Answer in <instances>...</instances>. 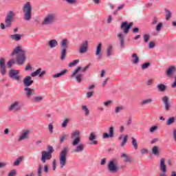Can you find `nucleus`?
Instances as JSON below:
<instances>
[{"mask_svg":"<svg viewBox=\"0 0 176 176\" xmlns=\"http://www.w3.org/2000/svg\"><path fill=\"white\" fill-rule=\"evenodd\" d=\"M16 54V61L18 65H23L25 62V51L21 50V46H17L13 50L12 53L10 54L12 57Z\"/></svg>","mask_w":176,"mask_h":176,"instance_id":"f257e3e1","label":"nucleus"},{"mask_svg":"<svg viewBox=\"0 0 176 176\" xmlns=\"http://www.w3.org/2000/svg\"><path fill=\"white\" fill-rule=\"evenodd\" d=\"M47 150L41 152V162L42 163H46V160H50L52 157V153L54 152V148H53V146L48 145L47 146Z\"/></svg>","mask_w":176,"mask_h":176,"instance_id":"f03ea898","label":"nucleus"},{"mask_svg":"<svg viewBox=\"0 0 176 176\" xmlns=\"http://www.w3.org/2000/svg\"><path fill=\"white\" fill-rule=\"evenodd\" d=\"M23 12L24 14V19L27 21L31 20L32 17V7H31V3L27 2L23 8Z\"/></svg>","mask_w":176,"mask_h":176,"instance_id":"7ed1b4c3","label":"nucleus"},{"mask_svg":"<svg viewBox=\"0 0 176 176\" xmlns=\"http://www.w3.org/2000/svg\"><path fill=\"white\" fill-rule=\"evenodd\" d=\"M14 16V14H13V12L10 11L8 12V14H7V16L5 20L6 26H5V23H1L0 25L1 30H5V28H6V27L8 28L12 27V21H13Z\"/></svg>","mask_w":176,"mask_h":176,"instance_id":"20e7f679","label":"nucleus"},{"mask_svg":"<svg viewBox=\"0 0 176 176\" xmlns=\"http://www.w3.org/2000/svg\"><path fill=\"white\" fill-rule=\"evenodd\" d=\"M67 155H68V148H64L59 155V162L61 168L67 164Z\"/></svg>","mask_w":176,"mask_h":176,"instance_id":"39448f33","label":"nucleus"},{"mask_svg":"<svg viewBox=\"0 0 176 176\" xmlns=\"http://www.w3.org/2000/svg\"><path fill=\"white\" fill-rule=\"evenodd\" d=\"M133 24L134 23H133V22L129 23V22L124 21L121 23L120 28L122 31L124 32V34L127 35V34H129V32L130 31V29L133 27Z\"/></svg>","mask_w":176,"mask_h":176,"instance_id":"423d86ee","label":"nucleus"},{"mask_svg":"<svg viewBox=\"0 0 176 176\" xmlns=\"http://www.w3.org/2000/svg\"><path fill=\"white\" fill-rule=\"evenodd\" d=\"M72 140H74L72 145L76 146L79 142H80V132L79 131H75L72 133Z\"/></svg>","mask_w":176,"mask_h":176,"instance_id":"0eeeda50","label":"nucleus"},{"mask_svg":"<svg viewBox=\"0 0 176 176\" xmlns=\"http://www.w3.org/2000/svg\"><path fill=\"white\" fill-rule=\"evenodd\" d=\"M19 74V70L11 69L9 72V76L11 78V79L19 81L20 79H21V76H20Z\"/></svg>","mask_w":176,"mask_h":176,"instance_id":"6e6552de","label":"nucleus"},{"mask_svg":"<svg viewBox=\"0 0 176 176\" xmlns=\"http://www.w3.org/2000/svg\"><path fill=\"white\" fill-rule=\"evenodd\" d=\"M56 20V15L54 14H49L45 19L43 22V24L47 25L52 24Z\"/></svg>","mask_w":176,"mask_h":176,"instance_id":"1a4fd4ad","label":"nucleus"},{"mask_svg":"<svg viewBox=\"0 0 176 176\" xmlns=\"http://www.w3.org/2000/svg\"><path fill=\"white\" fill-rule=\"evenodd\" d=\"M108 170L110 173H118V171H119V168L115 164V160L109 162L108 164Z\"/></svg>","mask_w":176,"mask_h":176,"instance_id":"9d476101","label":"nucleus"},{"mask_svg":"<svg viewBox=\"0 0 176 176\" xmlns=\"http://www.w3.org/2000/svg\"><path fill=\"white\" fill-rule=\"evenodd\" d=\"M5 58H1L0 59V72L3 76L6 74V65L5 64Z\"/></svg>","mask_w":176,"mask_h":176,"instance_id":"9b49d317","label":"nucleus"},{"mask_svg":"<svg viewBox=\"0 0 176 176\" xmlns=\"http://www.w3.org/2000/svg\"><path fill=\"white\" fill-rule=\"evenodd\" d=\"M32 83H34V80H32V78H31L30 76L25 77L23 79V85L25 87H30Z\"/></svg>","mask_w":176,"mask_h":176,"instance_id":"f8f14e48","label":"nucleus"},{"mask_svg":"<svg viewBox=\"0 0 176 176\" xmlns=\"http://www.w3.org/2000/svg\"><path fill=\"white\" fill-rule=\"evenodd\" d=\"M87 49H89V42L85 41L81 46H80V51L79 52L81 54H85L87 52Z\"/></svg>","mask_w":176,"mask_h":176,"instance_id":"ddd939ff","label":"nucleus"},{"mask_svg":"<svg viewBox=\"0 0 176 176\" xmlns=\"http://www.w3.org/2000/svg\"><path fill=\"white\" fill-rule=\"evenodd\" d=\"M162 102L164 104L165 111H170L171 105L170 104V102L168 101V97L166 96L162 97Z\"/></svg>","mask_w":176,"mask_h":176,"instance_id":"4468645a","label":"nucleus"},{"mask_svg":"<svg viewBox=\"0 0 176 176\" xmlns=\"http://www.w3.org/2000/svg\"><path fill=\"white\" fill-rule=\"evenodd\" d=\"M45 74H46V71L42 72V69L38 68L36 71L31 74V76L35 77V76H38V75L39 78H42V76H43Z\"/></svg>","mask_w":176,"mask_h":176,"instance_id":"2eb2a0df","label":"nucleus"},{"mask_svg":"<svg viewBox=\"0 0 176 176\" xmlns=\"http://www.w3.org/2000/svg\"><path fill=\"white\" fill-rule=\"evenodd\" d=\"M24 90L25 91V94H26L28 98H30V97H31L32 96L35 95V89H31L28 87H26L24 89Z\"/></svg>","mask_w":176,"mask_h":176,"instance_id":"dca6fc26","label":"nucleus"},{"mask_svg":"<svg viewBox=\"0 0 176 176\" xmlns=\"http://www.w3.org/2000/svg\"><path fill=\"white\" fill-rule=\"evenodd\" d=\"M165 162H166V160H164V158H162L160 160V168L163 173H166V171H167V168L166 166Z\"/></svg>","mask_w":176,"mask_h":176,"instance_id":"f3484780","label":"nucleus"},{"mask_svg":"<svg viewBox=\"0 0 176 176\" xmlns=\"http://www.w3.org/2000/svg\"><path fill=\"white\" fill-rule=\"evenodd\" d=\"M176 72V67L175 66H170L166 71V75L167 76H173V74Z\"/></svg>","mask_w":176,"mask_h":176,"instance_id":"a211bd4d","label":"nucleus"},{"mask_svg":"<svg viewBox=\"0 0 176 176\" xmlns=\"http://www.w3.org/2000/svg\"><path fill=\"white\" fill-rule=\"evenodd\" d=\"M117 36L120 39V47L122 49L124 48V36L122 33H119Z\"/></svg>","mask_w":176,"mask_h":176,"instance_id":"6ab92c4d","label":"nucleus"},{"mask_svg":"<svg viewBox=\"0 0 176 176\" xmlns=\"http://www.w3.org/2000/svg\"><path fill=\"white\" fill-rule=\"evenodd\" d=\"M13 109L16 111H20L21 109V107L19 105V102H15L10 107L9 111H13Z\"/></svg>","mask_w":176,"mask_h":176,"instance_id":"aec40b11","label":"nucleus"},{"mask_svg":"<svg viewBox=\"0 0 176 176\" xmlns=\"http://www.w3.org/2000/svg\"><path fill=\"white\" fill-rule=\"evenodd\" d=\"M121 157H124V162H125V163H131V162H133V158L126 153H122Z\"/></svg>","mask_w":176,"mask_h":176,"instance_id":"412c9836","label":"nucleus"},{"mask_svg":"<svg viewBox=\"0 0 176 176\" xmlns=\"http://www.w3.org/2000/svg\"><path fill=\"white\" fill-rule=\"evenodd\" d=\"M28 134H30V130L25 131L22 135L20 136L19 140L23 141V140H25V138H28Z\"/></svg>","mask_w":176,"mask_h":176,"instance_id":"4be33fe9","label":"nucleus"},{"mask_svg":"<svg viewBox=\"0 0 176 176\" xmlns=\"http://www.w3.org/2000/svg\"><path fill=\"white\" fill-rule=\"evenodd\" d=\"M89 140V141H92V144H94V145H97V144H98L97 140H96V134H94V133H91L90 134Z\"/></svg>","mask_w":176,"mask_h":176,"instance_id":"5701e85b","label":"nucleus"},{"mask_svg":"<svg viewBox=\"0 0 176 176\" xmlns=\"http://www.w3.org/2000/svg\"><path fill=\"white\" fill-rule=\"evenodd\" d=\"M102 47V44L99 43L97 47L96 54V56H99V58H101V47Z\"/></svg>","mask_w":176,"mask_h":176,"instance_id":"b1692460","label":"nucleus"},{"mask_svg":"<svg viewBox=\"0 0 176 176\" xmlns=\"http://www.w3.org/2000/svg\"><path fill=\"white\" fill-rule=\"evenodd\" d=\"M10 37L11 38V39H12L13 41H21V35L19 34H11L10 36Z\"/></svg>","mask_w":176,"mask_h":176,"instance_id":"393cba45","label":"nucleus"},{"mask_svg":"<svg viewBox=\"0 0 176 176\" xmlns=\"http://www.w3.org/2000/svg\"><path fill=\"white\" fill-rule=\"evenodd\" d=\"M58 45V43H57L56 40H51L49 41L48 45L51 47V49H53V47H56Z\"/></svg>","mask_w":176,"mask_h":176,"instance_id":"a878e982","label":"nucleus"},{"mask_svg":"<svg viewBox=\"0 0 176 176\" xmlns=\"http://www.w3.org/2000/svg\"><path fill=\"white\" fill-rule=\"evenodd\" d=\"M132 58H133V64H138V63L140 61V58L138 57V55H137V54H133Z\"/></svg>","mask_w":176,"mask_h":176,"instance_id":"bb28decb","label":"nucleus"},{"mask_svg":"<svg viewBox=\"0 0 176 176\" xmlns=\"http://www.w3.org/2000/svg\"><path fill=\"white\" fill-rule=\"evenodd\" d=\"M152 152L155 155V156H159L160 155V151H159V148L156 146L153 147Z\"/></svg>","mask_w":176,"mask_h":176,"instance_id":"cd10ccee","label":"nucleus"},{"mask_svg":"<svg viewBox=\"0 0 176 176\" xmlns=\"http://www.w3.org/2000/svg\"><path fill=\"white\" fill-rule=\"evenodd\" d=\"M61 46H63V49L68 48V40L67 38H64L60 43Z\"/></svg>","mask_w":176,"mask_h":176,"instance_id":"c85d7f7f","label":"nucleus"},{"mask_svg":"<svg viewBox=\"0 0 176 176\" xmlns=\"http://www.w3.org/2000/svg\"><path fill=\"white\" fill-rule=\"evenodd\" d=\"M68 70L65 69L62 72H60V73L56 74L53 76V78H60V76H63V75H65V74H67V72Z\"/></svg>","mask_w":176,"mask_h":176,"instance_id":"c756f323","label":"nucleus"},{"mask_svg":"<svg viewBox=\"0 0 176 176\" xmlns=\"http://www.w3.org/2000/svg\"><path fill=\"white\" fill-rule=\"evenodd\" d=\"M159 91H166V85L164 84H160L157 85Z\"/></svg>","mask_w":176,"mask_h":176,"instance_id":"7c9ffc66","label":"nucleus"},{"mask_svg":"<svg viewBox=\"0 0 176 176\" xmlns=\"http://www.w3.org/2000/svg\"><path fill=\"white\" fill-rule=\"evenodd\" d=\"M67 56V48H63L61 52L60 60H65Z\"/></svg>","mask_w":176,"mask_h":176,"instance_id":"2f4dec72","label":"nucleus"},{"mask_svg":"<svg viewBox=\"0 0 176 176\" xmlns=\"http://www.w3.org/2000/svg\"><path fill=\"white\" fill-rule=\"evenodd\" d=\"M166 14V20L168 21L170 19H171V11L169 10L165 9Z\"/></svg>","mask_w":176,"mask_h":176,"instance_id":"473e14b6","label":"nucleus"},{"mask_svg":"<svg viewBox=\"0 0 176 176\" xmlns=\"http://www.w3.org/2000/svg\"><path fill=\"white\" fill-rule=\"evenodd\" d=\"M132 140V145L134 149H138V144H137V140L134 138H131Z\"/></svg>","mask_w":176,"mask_h":176,"instance_id":"72a5a7b5","label":"nucleus"},{"mask_svg":"<svg viewBox=\"0 0 176 176\" xmlns=\"http://www.w3.org/2000/svg\"><path fill=\"white\" fill-rule=\"evenodd\" d=\"M83 148H85V146L83 144H79L76 146V149L74 150V152H80L83 151Z\"/></svg>","mask_w":176,"mask_h":176,"instance_id":"f704fd0d","label":"nucleus"},{"mask_svg":"<svg viewBox=\"0 0 176 176\" xmlns=\"http://www.w3.org/2000/svg\"><path fill=\"white\" fill-rule=\"evenodd\" d=\"M82 111H85V116H89V113H90V111H89V109L87 108V106H85V105L82 106Z\"/></svg>","mask_w":176,"mask_h":176,"instance_id":"c9c22d12","label":"nucleus"},{"mask_svg":"<svg viewBox=\"0 0 176 176\" xmlns=\"http://www.w3.org/2000/svg\"><path fill=\"white\" fill-rule=\"evenodd\" d=\"M23 161V157L20 156L14 162V166H19L20 163Z\"/></svg>","mask_w":176,"mask_h":176,"instance_id":"e433bc0d","label":"nucleus"},{"mask_svg":"<svg viewBox=\"0 0 176 176\" xmlns=\"http://www.w3.org/2000/svg\"><path fill=\"white\" fill-rule=\"evenodd\" d=\"M13 64H16V60L14 59H11L8 62L7 65L8 68H12V65H13Z\"/></svg>","mask_w":176,"mask_h":176,"instance_id":"4c0bfd02","label":"nucleus"},{"mask_svg":"<svg viewBox=\"0 0 176 176\" xmlns=\"http://www.w3.org/2000/svg\"><path fill=\"white\" fill-rule=\"evenodd\" d=\"M175 121V118L174 117H171L167 120L166 124H168V126H170V124H173Z\"/></svg>","mask_w":176,"mask_h":176,"instance_id":"58836bf2","label":"nucleus"},{"mask_svg":"<svg viewBox=\"0 0 176 176\" xmlns=\"http://www.w3.org/2000/svg\"><path fill=\"white\" fill-rule=\"evenodd\" d=\"M78 63H79V59H76L73 62L69 64V67H75V65H76Z\"/></svg>","mask_w":176,"mask_h":176,"instance_id":"ea45409f","label":"nucleus"},{"mask_svg":"<svg viewBox=\"0 0 176 176\" xmlns=\"http://www.w3.org/2000/svg\"><path fill=\"white\" fill-rule=\"evenodd\" d=\"M67 138H68V135H67V134L63 135L62 136H60V144H63L64 140H67Z\"/></svg>","mask_w":176,"mask_h":176,"instance_id":"a19ab883","label":"nucleus"},{"mask_svg":"<svg viewBox=\"0 0 176 176\" xmlns=\"http://www.w3.org/2000/svg\"><path fill=\"white\" fill-rule=\"evenodd\" d=\"M129 138V136L127 135H126L124 137V139H123V141L121 143V146H124V145H126V144L127 143V140Z\"/></svg>","mask_w":176,"mask_h":176,"instance_id":"79ce46f5","label":"nucleus"},{"mask_svg":"<svg viewBox=\"0 0 176 176\" xmlns=\"http://www.w3.org/2000/svg\"><path fill=\"white\" fill-rule=\"evenodd\" d=\"M109 137L110 138H112V137H113V126H110L109 129Z\"/></svg>","mask_w":176,"mask_h":176,"instance_id":"37998d69","label":"nucleus"},{"mask_svg":"<svg viewBox=\"0 0 176 176\" xmlns=\"http://www.w3.org/2000/svg\"><path fill=\"white\" fill-rule=\"evenodd\" d=\"M43 100V96H36L33 99L34 102H39V101H42Z\"/></svg>","mask_w":176,"mask_h":176,"instance_id":"c03bdc74","label":"nucleus"},{"mask_svg":"<svg viewBox=\"0 0 176 176\" xmlns=\"http://www.w3.org/2000/svg\"><path fill=\"white\" fill-rule=\"evenodd\" d=\"M113 48V47L112 45H110L107 48V54L108 57H109V56H111L112 54L111 52H112Z\"/></svg>","mask_w":176,"mask_h":176,"instance_id":"a18cd8bd","label":"nucleus"},{"mask_svg":"<svg viewBox=\"0 0 176 176\" xmlns=\"http://www.w3.org/2000/svg\"><path fill=\"white\" fill-rule=\"evenodd\" d=\"M158 21H159V19L157 16H153V21L151 23L152 25H156Z\"/></svg>","mask_w":176,"mask_h":176,"instance_id":"49530a36","label":"nucleus"},{"mask_svg":"<svg viewBox=\"0 0 176 176\" xmlns=\"http://www.w3.org/2000/svg\"><path fill=\"white\" fill-rule=\"evenodd\" d=\"M80 69H82V67H78L75 71L74 72V73L72 74V78H74V76H75V75L76 74H78V72H79V71H80Z\"/></svg>","mask_w":176,"mask_h":176,"instance_id":"de8ad7c7","label":"nucleus"},{"mask_svg":"<svg viewBox=\"0 0 176 176\" xmlns=\"http://www.w3.org/2000/svg\"><path fill=\"white\" fill-rule=\"evenodd\" d=\"M151 102H152V99H146V100H143L141 102V104L142 105H145L146 104H149Z\"/></svg>","mask_w":176,"mask_h":176,"instance_id":"09e8293b","label":"nucleus"},{"mask_svg":"<svg viewBox=\"0 0 176 176\" xmlns=\"http://www.w3.org/2000/svg\"><path fill=\"white\" fill-rule=\"evenodd\" d=\"M82 76H83V75H82V74H78L76 76V81L78 82V83H80V82H82Z\"/></svg>","mask_w":176,"mask_h":176,"instance_id":"8fccbe9b","label":"nucleus"},{"mask_svg":"<svg viewBox=\"0 0 176 176\" xmlns=\"http://www.w3.org/2000/svg\"><path fill=\"white\" fill-rule=\"evenodd\" d=\"M162 28H163V23H159L157 25L155 30H156V31H160V30H162Z\"/></svg>","mask_w":176,"mask_h":176,"instance_id":"3c124183","label":"nucleus"},{"mask_svg":"<svg viewBox=\"0 0 176 176\" xmlns=\"http://www.w3.org/2000/svg\"><path fill=\"white\" fill-rule=\"evenodd\" d=\"M151 65L150 63H145L143 65H142V69H146Z\"/></svg>","mask_w":176,"mask_h":176,"instance_id":"603ef678","label":"nucleus"},{"mask_svg":"<svg viewBox=\"0 0 176 176\" xmlns=\"http://www.w3.org/2000/svg\"><path fill=\"white\" fill-rule=\"evenodd\" d=\"M144 41L145 42V43H148V42L149 41V35L148 34H144Z\"/></svg>","mask_w":176,"mask_h":176,"instance_id":"864d4df0","label":"nucleus"},{"mask_svg":"<svg viewBox=\"0 0 176 176\" xmlns=\"http://www.w3.org/2000/svg\"><path fill=\"white\" fill-rule=\"evenodd\" d=\"M68 122H69V119H65L63 122L62 123V127L65 128L67 127V124H68Z\"/></svg>","mask_w":176,"mask_h":176,"instance_id":"5fc2aeb1","label":"nucleus"},{"mask_svg":"<svg viewBox=\"0 0 176 176\" xmlns=\"http://www.w3.org/2000/svg\"><path fill=\"white\" fill-rule=\"evenodd\" d=\"M38 176H42V166H39L38 168Z\"/></svg>","mask_w":176,"mask_h":176,"instance_id":"6e6d98bb","label":"nucleus"},{"mask_svg":"<svg viewBox=\"0 0 176 176\" xmlns=\"http://www.w3.org/2000/svg\"><path fill=\"white\" fill-rule=\"evenodd\" d=\"M156 44H155V42L153 41H151L148 44V47L149 49H153V47H155Z\"/></svg>","mask_w":176,"mask_h":176,"instance_id":"4d7b16f0","label":"nucleus"},{"mask_svg":"<svg viewBox=\"0 0 176 176\" xmlns=\"http://www.w3.org/2000/svg\"><path fill=\"white\" fill-rule=\"evenodd\" d=\"M69 5H74V3H76L77 0H65Z\"/></svg>","mask_w":176,"mask_h":176,"instance_id":"13d9d810","label":"nucleus"},{"mask_svg":"<svg viewBox=\"0 0 176 176\" xmlns=\"http://www.w3.org/2000/svg\"><path fill=\"white\" fill-rule=\"evenodd\" d=\"M94 94V91H89L87 93V98H90L93 97V95Z\"/></svg>","mask_w":176,"mask_h":176,"instance_id":"bf43d9fd","label":"nucleus"},{"mask_svg":"<svg viewBox=\"0 0 176 176\" xmlns=\"http://www.w3.org/2000/svg\"><path fill=\"white\" fill-rule=\"evenodd\" d=\"M15 175H16V169H13L9 173L8 176H14Z\"/></svg>","mask_w":176,"mask_h":176,"instance_id":"052dcab7","label":"nucleus"},{"mask_svg":"<svg viewBox=\"0 0 176 176\" xmlns=\"http://www.w3.org/2000/svg\"><path fill=\"white\" fill-rule=\"evenodd\" d=\"M48 129H49V131H50V133H53V124L50 123L48 126Z\"/></svg>","mask_w":176,"mask_h":176,"instance_id":"680f3d73","label":"nucleus"},{"mask_svg":"<svg viewBox=\"0 0 176 176\" xmlns=\"http://www.w3.org/2000/svg\"><path fill=\"white\" fill-rule=\"evenodd\" d=\"M56 166H57V162H56V160H54L52 162V168L54 170H56Z\"/></svg>","mask_w":176,"mask_h":176,"instance_id":"e2e57ef3","label":"nucleus"},{"mask_svg":"<svg viewBox=\"0 0 176 176\" xmlns=\"http://www.w3.org/2000/svg\"><path fill=\"white\" fill-rule=\"evenodd\" d=\"M123 107H117L116 108V113H118L119 112V111H122L123 110Z\"/></svg>","mask_w":176,"mask_h":176,"instance_id":"0e129e2a","label":"nucleus"},{"mask_svg":"<svg viewBox=\"0 0 176 176\" xmlns=\"http://www.w3.org/2000/svg\"><path fill=\"white\" fill-rule=\"evenodd\" d=\"M155 130H157V126H153L150 129L151 133H153V131H155Z\"/></svg>","mask_w":176,"mask_h":176,"instance_id":"69168bd1","label":"nucleus"},{"mask_svg":"<svg viewBox=\"0 0 176 176\" xmlns=\"http://www.w3.org/2000/svg\"><path fill=\"white\" fill-rule=\"evenodd\" d=\"M133 34H137V32H140V28H134L133 29Z\"/></svg>","mask_w":176,"mask_h":176,"instance_id":"338daca9","label":"nucleus"},{"mask_svg":"<svg viewBox=\"0 0 176 176\" xmlns=\"http://www.w3.org/2000/svg\"><path fill=\"white\" fill-rule=\"evenodd\" d=\"M89 68H90V64H88L87 66L84 67V69L82 70V72H86V70L89 69Z\"/></svg>","mask_w":176,"mask_h":176,"instance_id":"774afa93","label":"nucleus"}]
</instances>
